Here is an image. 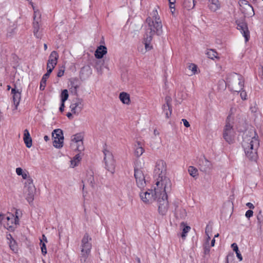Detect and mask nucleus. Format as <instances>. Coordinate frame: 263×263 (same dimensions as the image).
<instances>
[{
  "label": "nucleus",
  "instance_id": "1",
  "mask_svg": "<svg viewBox=\"0 0 263 263\" xmlns=\"http://www.w3.org/2000/svg\"><path fill=\"white\" fill-rule=\"evenodd\" d=\"M246 156L251 160L255 161L257 158V149L259 146L258 137L255 133L246 135L242 143Z\"/></svg>",
  "mask_w": 263,
  "mask_h": 263
},
{
  "label": "nucleus",
  "instance_id": "2",
  "mask_svg": "<svg viewBox=\"0 0 263 263\" xmlns=\"http://www.w3.org/2000/svg\"><path fill=\"white\" fill-rule=\"evenodd\" d=\"M153 17L154 20L150 17L147 18L146 22L148 26L145 34L152 37L155 34L159 35L162 33V25L157 10L153 11Z\"/></svg>",
  "mask_w": 263,
  "mask_h": 263
},
{
  "label": "nucleus",
  "instance_id": "3",
  "mask_svg": "<svg viewBox=\"0 0 263 263\" xmlns=\"http://www.w3.org/2000/svg\"><path fill=\"white\" fill-rule=\"evenodd\" d=\"M156 186L154 187L155 194L162 196L163 194L167 195V193L171 191L172 183L168 177L166 176L156 177Z\"/></svg>",
  "mask_w": 263,
  "mask_h": 263
},
{
  "label": "nucleus",
  "instance_id": "4",
  "mask_svg": "<svg viewBox=\"0 0 263 263\" xmlns=\"http://www.w3.org/2000/svg\"><path fill=\"white\" fill-rule=\"evenodd\" d=\"M228 83L232 89L236 92L240 91L244 85V80L242 76L236 73H233L229 76Z\"/></svg>",
  "mask_w": 263,
  "mask_h": 263
},
{
  "label": "nucleus",
  "instance_id": "5",
  "mask_svg": "<svg viewBox=\"0 0 263 263\" xmlns=\"http://www.w3.org/2000/svg\"><path fill=\"white\" fill-rule=\"evenodd\" d=\"M91 237L87 233H86L81 240V255L84 262H86L91 251Z\"/></svg>",
  "mask_w": 263,
  "mask_h": 263
},
{
  "label": "nucleus",
  "instance_id": "6",
  "mask_svg": "<svg viewBox=\"0 0 263 263\" xmlns=\"http://www.w3.org/2000/svg\"><path fill=\"white\" fill-rule=\"evenodd\" d=\"M23 192L27 201L29 203H32L36 192V189L33 184L32 179H28V180L25 181Z\"/></svg>",
  "mask_w": 263,
  "mask_h": 263
},
{
  "label": "nucleus",
  "instance_id": "7",
  "mask_svg": "<svg viewBox=\"0 0 263 263\" xmlns=\"http://www.w3.org/2000/svg\"><path fill=\"white\" fill-rule=\"evenodd\" d=\"M104 160L106 170L113 174L115 168V161L109 148L105 145L103 149Z\"/></svg>",
  "mask_w": 263,
  "mask_h": 263
},
{
  "label": "nucleus",
  "instance_id": "8",
  "mask_svg": "<svg viewBox=\"0 0 263 263\" xmlns=\"http://www.w3.org/2000/svg\"><path fill=\"white\" fill-rule=\"evenodd\" d=\"M17 211L15 212V216L11 213L7 215L4 214L3 224L4 226L7 230L12 231L15 229V226L18 223L19 219L17 215Z\"/></svg>",
  "mask_w": 263,
  "mask_h": 263
},
{
  "label": "nucleus",
  "instance_id": "9",
  "mask_svg": "<svg viewBox=\"0 0 263 263\" xmlns=\"http://www.w3.org/2000/svg\"><path fill=\"white\" fill-rule=\"evenodd\" d=\"M223 138L229 143L233 142L234 140V132L233 128V124L230 122V117H228L226 120V124L223 130Z\"/></svg>",
  "mask_w": 263,
  "mask_h": 263
},
{
  "label": "nucleus",
  "instance_id": "10",
  "mask_svg": "<svg viewBox=\"0 0 263 263\" xmlns=\"http://www.w3.org/2000/svg\"><path fill=\"white\" fill-rule=\"evenodd\" d=\"M157 201L158 203L159 213L161 215H166L169 208L167 196L165 195V194H163L162 196H159Z\"/></svg>",
  "mask_w": 263,
  "mask_h": 263
},
{
  "label": "nucleus",
  "instance_id": "11",
  "mask_svg": "<svg viewBox=\"0 0 263 263\" xmlns=\"http://www.w3.org/2000/svg\"><path fill=\"white\" fill-rule=\"evenodd\" d=\"M22 89L18 88L16 85H14L13 88L11 89V93L12 95L13 104L12 105V111L13 114L15 113L17 109V107L20 104L21 99Z\"/></svg>",
  "mask_w": 263,
  "mask_h": 263
},
{
  "label": "nucleus",
  "instance_id": "12",
  "mask_svg": "<svg viewBox=\"0 0 263 263\" xmlns=\"http://www.w3.org/2000/svg\"><path fill=\"white\" fill-rule=\"evenodd\" d=\"M141 199L145 203H151L154 201H157L159 198V195L155 194V190H148L144 192H141L140 194Z\"/></svg>",
  "mask_w": 263,
  "mask_h": 263
},
{
  "label": "nucleus",
  "instance_id": "13",
  "mask_svg": "<svg viewBox=\"0 0 263 263\" xmlns=\"http://www.w3.org/2000/svg\"><path fill=\"white\" fill-rule=\"evenodd\" d=\"M154 173L155 177L166 176V164L163 160H159L156 162Z\"/></svg>",
  "mask_w": 263,
  "mask_h": 263
},
{
  "label": "nucleus",
  "instance_id": "14",
  "mask_svg": "<svg viewBox=\"0 0 263 263\" xmlns=\"http://www.w3.org/2000/svg\"><path fill=\"white\" fill-rule=\"evenodd\" d=\"M137 186L143 189L146 185V180L143 171L141 169L135 168L134 174Z\"/></svg>",
  "mask_w": 263,
  "mask_h": 263
},
{
  "label": "nucleus",
  "instance_id": "15",
  "mask_svg": "<svg viewBox=\"0 0 263 263\" xmlns=\"http://www.w3.org/2000/svg\"><path fill=\"white\" fill-rule=\"evenodd\" d=\"M59 55L57 51H53L50 53L47 64V69L51 72L57 64Z\"/></svg>",
  "mask_w": 263,
  "mask_h": 263
},
{
  "label": "nucleus",
  "instance_id": "16",
  "mask_svg": "<svg viewBox=\"0 0 263 263\" xmlns=\"http://www.w3.org/2000/svg\"><path fill=\"white\" fill-rule=\"evenodd\" d=\"M83 100L80 98H76L74 100L70 106L71 112L76 115H78L83 108Z\"/></svg>",
  "mask_w": 263,
  "mask_h": 263
},
{
  "label": "nucleus",
  "instance_id": "17",
  "mask_svg": "<svg viewBox=\"0 0 263 263\" xmlns=\"http://www.w3.org/2000/svg\"><path fill=\"white\" fill-rule=\"evenodd\" d=\"M237 28L243 34L245 38L246 42H248L250 37V32L247 24L244 22H240L237 24Z\"/></svg>",
  "mask_w": 263,
  "mask_h": 263
},
{
  "label": "nucleus",
  "instance_id": "18",
  "mask_svg": "<svg viewBox=\"0 0 263 263\" xmlns=\"http://www.w3.org/2000/svg\"><path fill=\"white\" fill-rule=\"evenodd\" d=\"M199 164L200 165V170L205 172L210 169L212 166L211 162L204 157L199 160Z\"/></svg>",
  "mask_w": 263,
  "mask_h": 263
},
{
  "label": "nucleus",
  "instance_id": "19",
  "mask_svg": "<svg viewBox=\"0 0 263 263\" xmlns=\"http://www.w3.org/2000/svg\"><path fill=\"white\" fill-rule=\"evenodd\" d=\"M208 7L211 11L215 12L220 9L221 4L219 0H208Z\"/></svg>",
  "mask_w": 263,
  "mask_h": 263
},
{
  "label": "nucleus",
  "instance_id": "20",
  "mask_svg": "<svg viewBox=\"0 0 263 263\" xmlns=\"http://www.w3.org/2000/svg\"><path fill=\"white\" fill-rule=\"evenodd\" d=\"M107 48L104 46L100 45L96 49L95 55L97 59H101L107 53Z\"/></svg>",
  "mask_w": 263,
  "mask_h": 263
},
{
  "label": "nucleus",
  "instance_id": "21",
  "mask_svg": "<svg viewBox=\"0 0 263 263\" xmlns=\"http://www.w3.org/2000/svg\"><path fill=\"white\" fill-rule=\"evenodd\" d=\"M23 140L27 147L30 148L32 146V139L28 130L27 129H25L24 131Z\"/></svg>",
  "mask_w": 263,
  "mask_h": 263
},
{
  "label": "nucleus",
  "instance_id": "22",
  "mask_svg": "<svg viewBox=\"0 0 263 263\" xmlns=\"http://www.w3.org/2000/svg\"><path fill=\"white\" fill-rule=\"evenodd\" d=\"M33 33L37 39H41L42 36V31L40 30V25L38 21L33 23Z\"/></svg>",
  "mask_w": 263,
  "mask_h": 263
},
{
  "label": "nucleus",
  "instance_id": "23",
  "mask_svg": "<svg viewBox=\"0 0 263 263\" xmlns=\"http://www.w3.org/2000/svg\"><path fill=\"white\" fill-rule=\"evenodd\" d=\"M144 152V149L142 143L138 141L135 144V155L137 157H140Z\"/></svg>",
  "mask_w": 263,
  "mask_h": 263
},
{
  "label": "nucleus",
  "instance_id": "24",
  "mask_svg": "<svg viewBox=\"0 0 263 263\" xmlns=\"http://www.w3.org/2000/svg\"><path fill=\"white\" fill-rule=\"evenodd\" d=\"M16 173L18 176H22V178L24 179H26V180H28V179H32L29 176L28 172L26 170H23L21 167H17L16 168Z\"/></svg>",
  "mask_w": 263,
  "mask_h": 263
},
{
  "label": "nucleus",
  "instance_id": "25",
  "mask_svg": "<svg viewBox=\"0 0 263 263\" xmlns=\"http://www.w3.org/2000/svg\"><path fill=\"white\" fill-rule=\"evenodd\" d=\"M120 101L125 104H129L130 102L129 95L126 92H122L119 95Z\"/></svg>",
  "mask_w": 263,
  "mask_h": 263
},
{
  "label": "nucleus",
  "instance_id": "26",
  "mask_svg": "<svg viewBox=\"0 0 263 263\" xmlns=\"http://www.w3.org/2000/svg\"><path fill=\"white\" fill-rule=\"evenodd\" d=\"M83 137L81 134H77L72 136L71 138V146L72 147H75V144L77 143H81V141L83 140Z\"/></svg>",
  "mask_w": 263,
  "mask_h": 263
},
{
  "label": "nucleus",
  "instance_id": "27",
  "mask_svg": "<svg viewBox=\"0 0 263 263\" xmlns=\"http://www.w3.org/2000/svg\"><path fill=\"white\" fill-rule=\"evenodd\" d=\"M153 37L145 34L143 40V42L145 45V48L146 50H149L152 48V46L151 45V42L152 40Z\"/></svg>",
  "mask_w": 263,
  "mask_h": 263
},
{
  "label": "nucleus",
  "instance_id": "28",
  "mask_svg": "<svg viewBox=\"0 0 263 263\" xmlns=\"http://www.w3.org/2000/svg\"><path fill=\"white\" fill-rule=\"evenodd\" d=\"M195 5L194 0H184L183 4V7L187 10L193 9Z\"/></svg>",
  "mask_w": 263,
  "mask_h": 263
},
{
  "label": "nucleus",
  "instance_id": "29",
  "mask_svg": "<svg viewBox=\"0 0 263 263\" xmlns=\"http://www.w3.org/2000/svg\"><path fill=\"white\" fill-rule=\"evenodd\" d=\"M51 73V72H49V71H47V72L43 75L40 82V89L41 90L44 89L46 84V81L47 79L49 78Z\"/></svg>",
  "mask_w": 263,
  "mask_h": 263
},
{
  "label": "nucleus",
  "instance_id": "30",
  "mask_svg": "<svg viewBox=\"0 0 263 263\" xmlns=\"http://www.w3.org/2000/svg\"><path fill=\"white\" fill-rule=\"evenodd\" d=\"M85 181H86L91 187H94L95 180L93 176V173L91 171H90L87 174V177Z\"/></svg>",
  "mask_w": 263,
  "mask_h": 263
},
{
  "label": "nucleus",
  "instance_id": "31",
  "mask_svg": "<svg viewBox=\"0 0 263 263\" xmlns=\"http://www.w3.org/2000/svg\"><path fill=\"white\" fill-rule=\"evenodd\" d=\"M52 137L53 139H58V138L60 139H64L62 130L60 129H54L52 133Z\"/></svg>",
  "mask_w": 263,
  "mask_h": 263
},
{
  "label": "nucleus",
  "instance_id": "32",
  "mask_svg": "<svg viewBox=\"0 0 263 263\" xmlns=\"http://www.w3.org/2000/svg\"><path fill=\"white\" fill-rule=\"evenodd\" d=\"M205 53L209 58L212 60L214 59L215 58H218L217 57L218 53L214 50L208 49L206 50Z\"/></svg>",
  "mask_w": 263,
  "mask_h": 263
},
{
  "label": "nucleus",
  "instance_id": "33",
  "mask_svg": "<svg viewBox=\"0 0 263 263\" xmlns=\"http://www.w3.org/2000/svg\"><path fill=\"white\" fill-rule=\"evenodd\" d=\"M81 160V157L80 154L76 155L70 161L71 166L72 167H74L78 165L79 162Z\"/></svg>",
  "mask_w": 263,
  "mask_h": 263
},
{
  "label": "nucleus",
  "instance_id": "34",
  "mask_svg": "<svg viewBox=\"0 0 263 263\" xmlns=\"http://www.w3.org/2000/svg\"><path fill=\"white\" fill-rule=\"evenodd\" d=\"M9 247L10 249L14 252H16L17 251V245L16 241L12 238V240H10L9 242Z\"/></svg>",
  "mask_w": 263,
  "mask_h": 263
},
{
  "label": "nucleus",
  "instance_id": "35",
  "mask_svg": "<svg viewBox=\"0 0 263 263\" xmlns=\"http://www.w3.org/2000/svg\"><path fill=\"white\" fill-rule=\"evenodd\" d=\"M30 4L32 5V7L34 10V16H33L34 21H38L39 22H40L41 16V14L40 11L38 10L35 9L34 7L33 6V3L32 2H30Z\"/></svg>",
  "mask_w": 263,
  "mask_h": 263
},
{
  "label": "nucleus",
  "instance_id": "36",
  "mask_svg": "<svg viewBox=\"0 0 263 263\" xmlns=\"http://www.w3.org/2000/svg\"><path fill=\"white\" fill-rule=\"evenodd\" d=\"M53 145L56 148H61L63 146L64 139H53Z\"/></svg>",
  "mask_w": 263,
  "mask_h": 263
},
{
  "label": "nucleus",
  "instance_id": "37",
  "mask_svg": "<svg viewBox=\"0 0 263 263\" xmlns=\"http://www.w3.org/2000/svg\"><path fill=\"white\" fill-rule=\"evenodd\" d=\"M231 247L233 248V251L235 252V253L236 254V256L238 257V258L239 259V260L240 261L242 260V257L239 251L238 248L237 244L236 243H233L232 244Z\"/></svg>",
  "mask_w": 263,
  "mask_h": 263
},
{
  "label": "nucleus",
  "instance_id": "38",
  "mask_svg": "<svg viewBox=\"0 0 263 263\" xmlns=\"http://www.w3.org/2000/svg\"><path fill=\"white\" fill-rule=\"evenodd\" d=\"M68 90L67 89L62 90L61 94V102H65L68 99Z\"/></svg>",
  "mask_w": 263,
  "mask_h": 263
},
{
  "label": "nucleus",
  "instance_id": "39",
  "mask_svg": "<svg viewBox=\"0 0 263 263\" xmlns=\"http://www.w3.org/2000/svg\"><path fill=\"white\" fill-rule=\"evenodd\" d=\"M188 171H189L190 175L191 176H193V177L197 176L198 175L197 170L193 166H190L189 167Z\"/></svg>",
  "mask_w": 263,
  "mask_h": 263
},
{
  "label": "nucleus",
  "instance_id": "40",
  "mask_svg": "<svg viewBox=\"0 0 263 263\" xmlns=\"http://www.w3.org/2000/svg\"><path fill=\"white\" fill-rule=\"evenodd\" d=\"M103 62H97L95 65V68L96 69L97 72L100 74H102L103 72Z\"/></svg>",
  "mask_w": 263,
  "mask_h": 263
},
{
  "label": "nucleus",
  "instance_id": "41",
  "mask_svg": "<svg viewBox=\"0 0 263 263\" xmlns=\"http://www.w3.org/2000/svg\"><path fill=\"white\" fill-rule=\"evenodd\" d=\"M76 150H77L79 152H81L84 150V146H83V140L81 141V143H77L75 144V147H73Z\"/></svg>",
  "mask_w": 263,
  "mask_h": 263
},
{
  "label": "nucleus",
  "instance_id": "42",
  "mask_svg": "<svg viewBox=\"0 0 263 263\" xmlns=\"http://www.w3.org/2000/svg\"><path fill=\"white\" fill-rule=\"evenodd\" d=\"M188 68L191 70L192 74H194L197 72V66L193 63L190 64L188 66Z\"/></svg>",
  "mask_w": 263,
  "mask_h": 263
},
{
  "label": "nucleus",
  "instance_id": "43",
  "mask_svg": "<svg viewBox=\"0 0 263 263\" xmlns=\"http://www.w3.org/2000/svg\"><path fill=\"white\" fill-rule=\"evenodd\" d=\"M257 222L260 228L261 227V223L263 222V215H262L261 211H260L257 216Z\"/></svg>",
  "mask_w": 263,
  "mask_h": 263
},
{
  "label": "nucleus",
  "instance_id": "44",
  "mask_svg": "<svg viewBox=\"0 0 263 263\" xmlns=\"http://www.w3.org/2000/svg\"><path fill=\"white\" fill-rule=\"evenodd\" d=\"M71 88H73V91H77V88L79 87V85L77 84V81L75 79L71 80L70 81Z\"/></svg>",
  "mask_w": 263,
  "mask_h": 263
},
{
  "label": "nucleus",
  "instance_id": "45",
  "mask_svg": "<svg viewBox=\"0 0 263 263\" xmlns=\"http://www.w3.org/2000/svg\"><path fill=\"white\" fill-rule=\"evenodd\" d=\"M170 4V8L171 10V12L172 14H174L175 11V4L176 3V0H168Z\"/></svg>",
  "mask_w": 263,
  "mask_h": 263
},
{
  "label": "nucleus",
  "instance_id": "46",
  "mask_svg": "<svg viewBox=\"0 0 263 263\" xmlns=\"http://www.w3.org/2000/svg\"><path fill=\"white\" fill-rule=\"evenodd\" d=\"M40 246L42 254L45 255L47 253L46 245L45 242H42V240H40Z\"/></svg>",
  "mask_w": 263,
  "mask_h": 263
},
{
  "label": "nucleus",
  "instance_id": "47",
  "mask_svg": "<svg viewBox=\"0 0 263 263\" xmlns=\"http://www.w3.org/2000/svg\"><path fill=\"white\" fill-rule=\"evenodd\" d=\"M190 229L191 228L189 226H185L183 228L182 233L181 234V237L183 239L185 237V234L190 231Z\"/></svg>",
  "mask_w": 263,
  "mask_h": 263
},
{
  "label": "nucleus",
  "instance_id": "48",
  "mask_svg": "<svg viewBox=\"0 0 263 263\" xmlns=\"http://www.w3.org/2000/svg\"><path fill=\"white\" fill-rule=\"evenodd\" d=\"M163 111L165 113L166 118H169L172 114V110L171 109V107L169 108V109H168L167 108H165V109L163 107Z\"/></svg>",
  "mask_w": 263,
  "mask_h": 263
},
{
  "label": "nucleus",
  "instance_id": "49",
  "mask_svg": "<svg viewBox=\"0 0 263 263\" xmlns=\"http://www.w3.org/2000/svg\"><path fill=\"white\" fill-rule=\"evenodd\" d=\"M165 101H166V104H164L163 106H164V108L165 109V108H167L168 109H169V108L171 107V104H170V103H171V97H166L165 98Z\"/></svg>",
  "mask_w": 263,
  "mask_h": 263
},
{
  "label": "nucleus",
  "instance_id": "50",
  "mask_svg": "<svg viewBox=\"0 0 263 263\" xmlns=\"http://www.w3.org/2000/svg\"><path fill=\"white\" fill-rule=\"evenodd\" d=\"M84 71L88 72L89 75L91 73V70L90 67H83L81 70L82 74H83Z\"/></svg>",
  "mask_w": 263,
  "mask_h": 263
},
{
  "label": "nucleus",
  "instance_id": "51",
  "mask_svg": "<svg viewBox=\"0 0 263 263\" xmlns=\"http://www.w3.org/2000/svg\"><path fill=\"white\" fill-rule=\"evenodd\" d=\"M253 215V211L251 210H248L246 213V214H245V216H246V217H247L248 218H250L251 217H252Z\"/></svg>",
  "mask_w": 263,
  "mask_h": 263
},
{
  "label": "nucleus",
  "instance_id": "52",
  "mask_svg": "<svg viewBox=\"0 0 263 263\" xmlns=\"http://www.w3.org/2000/svg\"><path fill=\"white\" fill-rule=\"evenodd\" d=\"M64 73V70L63 69H59V70L57 73V76L58 77H61L62 76H63Z\"/></svg>",
  "mask_w": 263,
  "mask_h": 263
},
{
  "label": "nucleus",
  "instance_id": "53",
  "mask_svg": "<svg viewBox=\"0 0 263 263\" xmlns=\"http://www.w3.org/2000/svg\"><path fill=\"white\" fill-rule=\"evenodd\" d=\"M182 121L183 122L184 125L186 127H189L190 126L189 122L186 119H182Z\"/></svg>",
  "mask_w": 263,
  "mask_h": 263
},
{
  "label": "nucleus",
  "instance_id": "54",
  "mask_svg": "<svg viewBox=\"0 0 263 263\" xmlns=\"http://www.w3.org/2000/svg\"><path fill=\"white\" fill-rule=\"evenodd\" d=\"M240 96H241V98H242V99L246 100V96H247L246 92L242 91L240 93Z\"/></svg>",
  "mask_w": 263,
  "mask_h": 263
},
{
  "label": "nucleus",
  "instance_id": "55",
  "mask_svg": "<svg viewBox=\"0 0 263 263\" xmlns=\"http://www.w3.org/2000/svg\"><path fill=\"white\" fill-rule=\"evenodd\" d=\"M246 205L251 209H253L254 208V205L251 202H248L246 204Z\"/></svg>",
  "mask_w": 263,
  "mask_h": 263
},
{
  "label": "nucleus",
  "instance_id": "56",
  "mask_svg": "<svg viewBox=\"0 0 263 263\" xmlns=\"http://www.w3.org/2000/svg\"><path fill=\"white\" fill-rule=\"evenodd\" d=\"M210 252V248L209 247L205 246L204 247V253L205 254H208Z\"/></svg>",
  "mask_w": 263,
  "mask_h": 263
},
{
  "label": "nucleus",
  "instance_id": "57",
  "mask_svg": "<svg viewBox=\"0 0 263 263\" xmlns=\"http://www.w3.org/2000/svg\"><path fill=\"white\" fill-rule=\"evenodd\" d=\"M64 103L65 102H61V106L60 107V108H59L61 112H63V110H64V107H65Z\"/></svg>",
  "mask_w": 263,
  "mask_h": 263
},
{
  "label": "nucleus",
  "instance_id": "58",
  "mask_svg": "<svg viewBox=\"0 0 263 263\" xmlns=\"http://www.w3.org/2000/svg\"><path fill=\"white\" fill-rule=\"evenodd\" d=\"M42 242H47V239L44 234L42 235Z\"/></svg>",
  "mask_w": 263,
  "mask_h": 263
},
{
  "label": "nucleus",
  "instance_id": "59",
  "mask_svg": "<svg viewBox=\"0 0 263 263\" xmlns=\"http://www.w3.org/2000/svg\"><path fill=\"white\" fill-rule=\"evenodd\" d=\"M208 229H209L208 226H207V227H206V229H205V233H206V235H207V236H208V237H207V240H206V241H207V242H209V240L210 239V237L209 236V234H208Z\"/></svg>",
  "mask_w": 263,
  "mask_h": 263
},
{
  "label": "nucleus",
  "instance_id": "60",
  "mask_svg": "<svg viewBox=\"0 0 263 263\" xmlns=\"http://www.w3.org/2000/svg\"><path fill=\"white\" fill-rule=\"evenodd\" d=\"M7 238L9 240V241L10 240H12V238H13L12 235L11 234H10L7 235Z\"/></svg>",
  "mask_w": 263,
  "mask_h": 263
},
{
  "label": "nucleus",
  "instance_id": "61",
  "mask_svg": "<svg viewBox=\"0 0 263 263\" xmlns=\"http://www.w3.org/2000/svg\"><path fill=\"white\" fill-rule=\"evenodd\" d=\"M154 134L155 135V136H157V135H159V132L156 129H155L154 131Z\"/></svg>",
  "mask_w": 263,
  "mask_h": 263
},
{
  "label": "nucleus",
  "instance_id": "62",
  "mask_svg": "<svg viewBox=\"0 0 263 263\" xmlns=\"http://www.w3.org/2000/svg\"><path fill=\"white\" fill-rule=\"evenodd\" d=\"M246 7L247 8H249V9L253 10V8L249 4L246 3Z\"/></svg>",
  "mask_w": 263,
  "mask_h": 263
},
{
  "label": "nucleus",
  "instance_id": "63",
  "mask_svg": "<svg viewBox=\"0 0 263 263\" xmlns=\"http://www.w3.org/2000/svg\"><path fill=\"white\" fill-rule=\"evenodd\" d=\"M44 139L46 141H47L49 140V138L48 136L46 135L44 137Z\"/></svg>",
  "mask_w": 263,
  "mask_h": 263
},
{
  "label": "nucleus",
  "instance_id": "64",
  "mask_svg": "<svg viewBox=\"0 0 263 263\" xmlns=\"http://www.w3.org/2000/svg\"><path fill=\"white\" fill-rule=\"evenodd\" d=\"M215 240L214 238H213L212 240V241H211V246L212 247H213L215 245Z\"/></svg>",
  "mask_w": 263,
  "mask_h": 263
}]
</instances>
